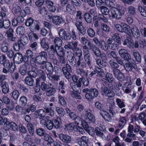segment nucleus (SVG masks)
Segmentation results:
<instances>
[{"label": "nucleus", "mask_w": 146, "mask_h": 146, "mask_svg": "<svg viewBox=\"0 0 146 146\" xmlns=\"http://www.w3.org/2000/svg\"><path fill=\"white\" fill-rule=\"evenodd\" d=\"M67 60L70 64L73 66H75L77 64L78 66L81 65L82 68H85L86 66V63L83 60L82 58H78V60L77 61L76 59L75 58L73 53L72 52H68L67 55Z\"/></svg>", "instance_id": "nucleus-1"}, {"label": "nucleus", "mask_w": 146, "mask_h": 146, "mask_svg": "<svg viewBox=\"0 0 146 146\" xmlns=\"http://www.w3.org/2000/svg\"><path fill=\"white\" fill-rule=\"evenodd\" d=\"M109 63L111 67L113 68V72L115 76L119 80H123L124 78V76L123 74L120 72L119 70L117 69L119 67V65L117 63L115 62L113 60H110Z\"/></svg>", "instance_id": "nucleus-2"}, {"label": "nucleus", "mask_w": 146, "mask_h": 146, "mask_svg": "<svg viewBox=\"0 0 146 146\" xmlns=\"http://www.w3.org/2000/svg\"><path fill=\"white\" fill-rule=\"evenodd\" d=\"M47 56L46 53L44 51H42L39 53L35 58H34L33 61L34 62L40 65L45 64L46 63V60H47Z\"/></svg>", "instance_id": "nucleus-3"}, {"label": "nucleus", "mask_w": 146, "mask_h": 146, "mask_svg": "<svg viewBox=\"0 0 146 146\" xmlns=\"http://www.w3.org/2000/svg\"><path fill=\"white\" fill-rule=\"evenodd\" d=\"M86 115L82 113L81 115V118L82 120L87 122L94 123L95 121V116L91 113L90 110H87L86 111Z\"/></svg>", "instance_id": "nucleus-4"}, {"label": "nucleus", "mask_w": 146, "mask_h": 146, "mask_svg": "<svg viewBox=\"0 0 146 146\" xmlns=\"http://www.w3.org/2000/svg\"><path fill=\"white\" fill-rule=\"evenodd\" d=\"M111 12L112 17L118 19L121 18L122 15L125 13L124 10L119 9L115 7L112 8Z\"/></svg>", "instance_id": "nucleus-5"}, {"label": "nucleus", "mask_w": 146, "mask_h": 146, "mask_svg": "<svg viewBox=\"0 0 146 146\" xmlns=\"http://www.w3.org/2000/svg\"><path fill=\"white\" fill-rule=\"evenodd\" d=\"M83 48L85 60L88 65L90 66L91 65L92 59L88 48L86 45L84 46Z\"/></svg>", "instance_id": "nucleus-6"}, {"label": "nucleus", "mask_w": 146, "mask_h": 146, "mask_svg": "<svg viewBox=\"0 0 146 146\" xmlns=\"http://www.w3.org/2000/svg\"><path fill=\"white\" fill-rule=\"evenodd\" d=\"M115 27L117 31L122 33H127L130 29L129 26L124 23H122L121 25L117 24L115 25Z\"/></svg>", "instance_id": "nucleus-7"}, {"label": "nucleus", "mask_w": 146, "mask_h": 146, "mask_svg": "<svg viewBox=\"0 0 146 146\" xmlns=\"http://www.w3.org/2000/svg\"><path fill=\"white\" fill-rule=\"evenodd\" d=\"M101 93L102 95L108 97H111L114 96V94L108 88L104 86L101 88Z\"/></svg>", "instance_id": "nucleus-8"}, {"label": "nucleus", "mask_w": 146, "mask_h": 146, "mask_svg": "<svg viewBox=\"0 0 146 146\" xmlns=\"http://www.w3.org/2000/svg\"><path fill=\"white\" fill-rule=\"evenodd\" d=\"M58 34L62 40L66 41L69 40L70 37V33H67L63 29H60L58 31Z\"/></svg>", "instance_id": "nucleus-9"}, {"label": "nucleus", "mask_w": 146, "mask_h": 146, "mask_svg": "<svg viewBox=\"0 0 146 146\" xmlns=\"http://www.w3.org/2000/svg\"><path fill=\"white\" fill-rule=\"evenodd\" d=\"M82 83L84 86H88L89 84L88 79L87 78L81 77L79 78L78 82L76 84V86L78 88H80L81 87Z\"/></svg>", "instance_id": "nucleus-10"}, {"label": "nucleus", "mask_w": 146, "mask_h": 146, "mask_svg": "<svg viewBox=\"0 0 146 146\" xmlns=\"http://www.w3.org/2000/svg\"><path fill=\"white\" fill-rule=\"evenodd\" d=\"M89 47L88 48V50L91 49L93 51L94 54L97 56H99L101 51L98 47L95 45H93L92 43L89 44Z\"/></svg>", "instance_id": "nucleus-11"}, {"label": "nucleus", "mask_w": 146, "mask_h": 146, "mask_svg": "<svg viewBox=\"0 0 146 146\" xmlns=\"http://www.w3.org/2000/svg\"><path fill=\"white\" fill-rule=\"evenodd\" d=\"M113 41L112 39L109 37L107 39L106 42L110 48L113 50H115L117 48L119 44L116 42H115V41L113 42Z\"/></svg>", "instance_id": "nucleus-12"}, {"label": "nucleus", "mask_w": 146, "mask_h": 146, "mask_svg": "<svg viewBox=\"0 0 146 146\" xmlns=\"http://www.w3.org/2000/svg\"><path fill=\"white\" fill-rule=\"evenodd\" d=\"M9 44L6 40L3 41L0 44V49L3 53H6L9 50Z\"/></svg>", "instance_id": "nucleus-13"}, {"label": "nucleus", "mask_w": 146, "mask_h": 146, "mask_svg": "<svg viewBox=\"0 0 146 146\" xmlns=\"http://www.w3.org/2000/svg\"><path fill=\"white\" fill-rule=\"evenodd\" d=\"M52 22L56 25H60V24L63 23L64 21L61 17L55 15L53 17Z\"/></svg>", "instance_id": "nucleus-14"}, {"label": "nucleus", "mask_w": 146, "mask_h": 146, "mask_svg": "<svg viewBox=\"0 0 146 146\" xmlns=\"http://www.w3.org/2000/svg\"><path fill=\"white\" fill-rule=\"evenodd\" d=\"M131 31L132 35L136 38L138 39L140 36V33L137 28L135 26L133 25L131 29Z\"/></svg>", "instance_id": "nucleus-15"}, {"label": "nucleus", "mask_w": 146, "mask_h": 146, "mask_svg": "<svg viewBox=\"0 0 146 146\" xmlns=\"http://www.w3.org/2000/svg\"><path fill=\"white\" fill-rule=\"evenodd\" d=\"M23 56L22 54L20 52L16 53L13 58L14 62L18 64L21 63L23 62Z\"/></svg>", "instance_id": "nucleus-16"}, {"label": "nucleus", "mask_w": 146, "mask_h": 146, "mask_svg": "<svg viewBox=\"0 0 146 146\" xmlns=\"http://www.w3.org/2000/svg\"><path fill=\"white\" fill-rule=\"evenodd\" d=\"M100 114L105 120L108 121H111V116L108 112L104 110H101Z\"/></svg>", "instance_id": "nucleus-17"}, {"label": "nucleus", "mask_w": 146, "mask_h": 146, "mask_svg": "<svg viewBox=\"0 0 146 146\" xmlns=\"http://www.w3.org/2000/svg\"><path fill=\"white\" fill-rule=\"evenodd\" d=\"M60 139L65 143H70L71 141V138L68 135L61 134L59 135Z\"/></svg>", "instance_id": "nucleus-18"}, {"label": "nucleus", "mask_w": 146, "mask_h": 146, "mask_svg": "<svg viewBox=\"0 0 146 146\" xmlns=\"http://www.w3.org/2000/svg\"><path fill=\"white\" fill-rule=\"evenodd\" d=\"M69 116L71 119L75 120V121L77 123V124H78L79 122H80L82 119L81 117L78 116L74 112L69 113Z\"/></svg>", "instance_id": "nucleus-19"}, {"label": "nucleus", "mask_w": 146, "mask_h": 146, "mask_svg": "<svg viewBox=\"0 0 146 146\" xmlns=\"http://www.w3.org/2000/svg\"><path fill=\"white\" fill-rule=\"evenodd\" d=\"M116 102L117 106L119 108L121 109L123 108L120 111V113H124L125 110V108H124L125 106V105L124 104V103L119 98L116 99Z\"/></svg>", "instance_id": "nucleus-20"}, {"label": "nucleus", "mask_w": 146, "mask_h": 146, "mask_svg": "<svg viewBox=\"0 0 146 146\" xmlns=\"http://www.w3.org/2000/svg\"><path fill=\"white\" fill-rule=\"evenodd\" d=\"M35 114L36 117H39V119H41L44 117L46 112L43 109H40L36 111L35 112Z\"/></svg>", "instance_id": "nucleus-21"}, {"label": "nucleus", "mask_w": 146, "mask_h": 146, "mask_svg": "<svg viewBox=\"0 0 146 146\" xmlns=\"http://www.w3.org/2000/svg\"><path fill=\"white\" fill-rule=\"evenodd\" d=\"M127 135V137L124 140L125 141L128 143H131L133 140H135L134 137L135 134L133 133V132H128Z\"/></svg>", "instance_id": "nucleus-22"}, {"label": "nucleus", "mask_w": 146, "mask_h": 146, "mask_svg": "<svg viewBox=\"0 0 146 146\" xmlns=\"http://www.w3.org/2000/svg\"><path fill=\"white\" fill-rule=\"evenodd\" d=\"M0 85L2 88V90L3 92L6 94L8 93L9 91V89L8 83L5 82H2Z\"/></svg>", "instance_id": "nucleus-23"}, {"label": "nucleus", "mask_w": 146, "mask_h": 146, "mask_svg": "<svg viewBox=\"0 0 146 146\" xmlns=\"http://www.w3.org/2000/svg\"><path fill=\"white\" fill-rule=\"evenodd\" d=\"M13 11L16 14L19 15H23L24 13L23 10H22L21 8L16 5H14L13 9Z\"/></svg>", "instance_id": "nucleus-24"}, {"label": "nucleus", "mask_w": 146, "mask_h": 146, "mask_svg": "<svg viewBox=\"0 0 146 146\" xmlns=\"http://www.w3.org/2000/svg\"><path fill=\"white\" fill-rule=\"evenodd\" d=\"M40 44L42 48L45 51H47L49 48V44L46 41L45 38H42L41 40Z\"/></svg>", "instance_id": "nucleus-25"}, {"label": "nucleus", "mask_w": 146, "mask_h": 146, "mask_svg": "<svg viewBox=\"0 0 146 146\" xmlns=\"http://www.w3.org/2000/svg\"><path fill=\"white\" fill-rule=\"evenodd\" d=\"M83 121V122H82V127L84 128L85 129H87L88 130V132L89 134L92 135V134L91 132H90V130L91 131H92L93 132L94 131V129L91 127H89L88 125L87 122V121Z\"/></svg>", "instance_id": "nucleus-26"}, {"label": "nucleus", "mask_w": 146, "mask_h": 146, "mask_svg": "<svg viewBox=\"0 0 146 146\" xmlns=\"http://www.w3.org/2000/svg\"><path fill=\"white\" fill-rule=\"evenodd\" d=\"M46 95L48 97H50L53 95L56 92V90L53 87L50 86L46 91Z\"/></svg>", "instance_id": "nucleus-27"}, {"label": "nucleus", "mask_w": 146, "mask_h": 146, "mask_svg": "<svg viewBox=\"0 0 146 146\" xmlns=\"http://www.w3.org/2000/svg\"><path fill=\"white\" fill-rule=\"evenodd\" d=\"M10 22L8 20H4L2 23H0V27L4 28L5 29L9 28L10 26Z\"/></svg>", "instance_id": "nucleus-28"}, {"label": "nucleus", "mask_w": 146, "mask_h": 146, "mask_svg": "<svg viewBox=\"0 0 146 146\" xmlns=\"http://www.w3.org/2000/svg\"><path fill=\"white\" fill-rule=\"evenodd\" d=\"M29 66L25 64L21 65L19 68V72L20 74L22 75H25L27 73V70Z\"/></svg>", "instance_id": "nucleus-29"}, {"label": "nucleus", "mask_w": 146, "mask_h": 146, "mask_svg": "<svg viewBox=\"0 0 146 146\" xmlns=\"http://www.w3.org/2000/svg\"><path fill=\"white\" fill-rule=\"evenodd\" d=\"M95 132L96 135L98 137L104 139L105 137L103 133V131L98 127H96L95 128Z\"/></svg>", "instance_id": "nucleus-30"}, {"label": "nucleus", "mask_w": 146, "mask_h": 146, "mask_svg": "<svg viewBox=\"0 0 146 146\" xmlns=\"http://www.w3.org/2000/svg\"><path fill=\"white\" fill-rule=\"evenodd\" d=\"M76 73L80 75L81 77H84L87 76V71L82 68H79L76 69Z\"/></svg>", "instance_id": "nucleus-31"}, {"label": "nucleus", "mask_w": 146, "mask_h": 146, "mask_svg": "<svg viewBox=\"0 0 146 146\" xmlns=\"http://www.w3.org/2000/svg\"><path fill=\"white\" fill-rule=\"evenodd\" d=\"M111 38L112 40H114L115 39L116 41L119 44H121V39L119 36V34L117 33H115L113 34L111 36Z\"/></svg>", "instance_id": "nucleus-32"}, {"label": "nucleus", "mask_w": 146, "mask_h": 146, "mask_svg": "<svg viewBox=\"0 0 146 146\" xmlns=\"http://www.w3.org/2000/svg\"><path fill=\"white\" fill-rule=\"evenodd\" d=\"M108 44L107 43L106 44V42L103 40L98 47L102 50L106 51L108 49Z\"/></svg>", "instance_id": "nucleus-33"}, {"label": "nucleus", "mask_w": 146, "mask_h": 146, "mask_svg": "<svg viewBox=\"0 0 146 146\" xmlns=\"http://www.w3.org/2000/svg\"><path fill=\"white\" fill-rule=\"evenodd\" d=\"M133 55L136 61L141 62V57L140 54L136 50H134L133 51Z\"/></svg>", "instance_id": "nucleus-34"}, {"label": "nucleus", "mask_w": 146, "mask_h": 146, "mask_svg": "<svg viewBox=\"0 0 146 146\" xmlns=\"http://www.w3.org/2000/svg\"><path fill=\"white\" fill-rule=\"evenodd\" d=\"M128 13L131 15H135L136 13V9L135 7L132 5L129 6L127 9Z\"/></svg>", "instance_id": "nucleus-35"}, {"label": "nucleus", "mask_w": 146, "mask_h": 146, "mask_svg": "<svg viewBox=\"0 0 146 146\" xmlns=\"http://www.w3.org/2000/svg\"><path fill=\"white\" fill-rule=\"evenodd\" d=\"M73 7L70 4H68L66 7L65 12L69 14H74L75 12L73 10Z\"/></svg>", "instance_id": "nucleus-36"}, {"label": "nucleus", "mask_w": 146, "mask_h": 146, "mask_svg": "<svg viewBox=\"0 0 146 146\" xmlns=\"http://www.w3.org/2000/svg\"><path fill=\"white\" fill-rule=\"evenodd\" d=\"M79 33L82 35H85L86 33V30L82 25L76 26Z\"/></svg>", "instance_id": "nucleus-37"}, {"label": "nucleus", "mask_w": 146, "mask_h": 146, "mask_svg": "<svg viewBox=\"0 0 146 146\" xmlns=\"http://www.w3.org/2000/svg\"><path fill=\"white\" fill-rule=\"evenodd\" d=\"M25 82L27 85L32 86L33 85L34 81L32 78L27 76L26 77L25 79Z\"/></svg>", "instance_id": "nucleus-38"}, {"label": "nucleus", "mask_w": 146, "mask_h": 146, "mask_svg": "<svg viewBox=\"0 0 146 146\" xmlns=\"http://www.w3.org/2000/svg\"><path fill=\"white\" fill-rule=\"evenodd\" d=\"M54 42L55 46L60 47L62 44V41L60 38L56 37L54 39Z\"/></svg>", "instance_id": "nucleus-39"}, {"label": "nucleus", "mask_w": 146, "mask_h": 146, "mask_svg": "<svg viewBox=\"0 0 146 146\" xmlns=\"http://www.w3.org/2000/svg\"><path fill=\"white\" fill-rule=\"evenodd\" d=\"M29 38L31 41H33L35 39H38V37L37 35L32 32L29 33Z\"/></svg>", "instance_id": "nucleus-40"}, {"label": "nucleus", "mask_w": 146, "mask_h": 146, "mask_svg": "<svg viewBox=\"0 0 146 146\" xmlns=\"http://www.w3.org/2000/svg\"><path fill=\"white\" fill-rule=\"evenodd\" d=\"M123 44L124 45H127L129 48H131L133 46V41L132 40L125 39L124 40Z\"/></svg>", "instance_id": "nucleus-41"}, {"label": "nucleus", "mask_w": 146, "mask_h": 146, "mask_svg": "<svg viewBox=\"0 0 146 146\" xmlns=\"http://www.w3.org/2000/svg\"><path fill=\"white\" fill-rule=\"evenodd\" d=\"M11 97L15 100H18L19 96V92L17 90H14L11 93Z\"/></svg>", "instance_id": "nucleus-42"}, {"label": "nucleus", "mask_w": 146, "mask_h": 146, "mask_svg": "<svg viewBox=\"0 0 146 146\" xmlns=\"http://www.w3.org/2000/svg\"><path fill=\"white\" fill-rule=\"evenodd\" d=\"M56 111L58 113L59 115L61 117L64 116L65 114V112L64 110L62 108L59 107L56 108Z\"/></svg>", "instance_id": "nucleus-43"}, {"label": "nucleus", "mask_w": 146, "mask_h": 146, "mask_svg": "<svg viewBox=\"0 0 146 146\" xmlns=\"http://www.w3.org/2000/svg\"><path fill=\"white\" fill-rule=\"evenodd\" d=\"M84 18L86 21L88 23H91L92 18L90 14L88 13H86L84 15Z\"/></svg>", "instance_id": "nucleus-44"}, {"label": "nucleus", "mask_w": 146, "mask_h": 146, "mask_svg": "<svg viewBox=\"0 0 146 146\" xmlns=\"http://www.w3.org/2000/svg\"><path fill=\"white\" fill-rule=\"evenodd\" d=\"M95 70L97 74L100 77H103L104 76V72L101 68L96 67H95Z\"/></svg>", "instance_id": "nucleus-45"}, {"label": "nucleus", "mask_w": 146, "mask_h": 146, "mask_svg": "<svg viewBox=\"0 0 146 146\" xmlns=\"http://www.w3.org/2000/svg\"><path fill=\"white\" fill-rule=\"evenodd\" d=\"M133 63H132L128 62L125 64L124 66L125 68L126 71L129 72L131 71L132 68H133Z\"/></svg>", "instance_id": "nucleus-46"}, {"label": "nucleus", "mask_w": 146, "mask_h": 146, "mask_svg": "<svg viewBox=\"0 0 146 146\" xmlns=\"http://www.w3.org/2000/svg\"><path fill=\"white\" fill-rule=\"evenodd\" d=\"M52 86V85L51 84H50L49 86V84H47L44 82H42L41 85V88L43 91H46L50 86Z\"/></svg>", "instance_id": "nucleus-47"}, {"label": "nucleus", "mask_w": 146, "mask_h": 146, "mask_svg": "<svg viewBox=\"0 0 146 146\" xmlns=\"http://www.w3.org/2000/svg\"><path fill=\"white\" fill-rule=\"evenodd\" d=\"M8 126L14 131H17L18 129V126L16 123L14 122L7 123Z\"/></svg>", "instance_id": "nucleus-48"}, {"label": "nucleus", "mask_w": 146, "mask_h": 146, "mask_svg": "<svg viewBox=\"0 0 146 146\" xmlns=\"http://www.w3.org/2000/svg\"><path fill=\"white\" fill-rule=\"evenodd\" d=\"M126 123V120L124 117H122L120 118L119 121L118 127L121 129L125 125Z\"/></svg>", "instance_id": "nucleus-49"}, {"label": "nucleus", "mask_w": 146, "mask_h": 146, "mask_svg": "<svg viewBox=\"0 0 146 146\" xmlns=\"http://www.w3.org/2000/svg\"><path fill=\"white\" fill-rule=\"evenodd\" d=\"M56 54L58 57L65 56V52L64 50L62 48L60 47H58L57 51Z\"/></svg>", "instance_id": "nucleus-50"}, {"label": "nucleus", "mask_w": 146, "mask_h": 146, "mask_svg": "<svg viewBox=\"0 0 146 146\" xmlns=\"http://www.w3.org/2000/svg\"><path fill=\"white\" fill-rule=\"evenodd\" d=\"M16 32L19 35H23L25 32V28L22 26L19 27L16 29Z\"/></svg>", "instance_id": "nucleus-51"}, {"label": "nucleus", "mask_w": 146, "mask_h": 146, "mask_svg": "<svg viewBox=\"0 0 146 146\" xmlns=\"http://www.w3.org/2000/svg\"><path fill=\"white\" fill-rule=\"evenodd\" d=\"M18 41L22 46L28 43V38L26 36H23L21 37L20 40Z\"/></svg>", "instance_id": "nucleus-52"}, {"label": "nucleus", "mask_w": 146, "mask_h": 146, "mask_svg": "<svg viewBox=\"0 0 146 146\" xmlns=\"http://www.w3.org/2000/svg\"><path fill=\"white\" fill-rule=\"evenodd\" d=\"M45 111L46 113H48V115L51 117H53L54 115V111L52 109V108L50 107L46 108H45Z\"/></svg>", "instance_id": "nucleus-53"}, {"label": "nucleus", "mask_w": 146, "mask_h": 146, "mask_svg": "<svg viewBox=\"0 0 146 146\" xmlns=\"http://www.w3.org/2000/svg\"><path fill=\"white\" fill-rule=\"evenodd\" d=\"M33 19L32 18H30L28 19L26 22L25 25L28 27L31 26L32 27H34V21Z\"/></svg>", "instance_id": "nucleus-54"}, {"label": "nucleus", "mask_w": 146, "mask_h": 146, "mask_svg": "<svg viewBox=\"0 0 146 146\" xmlns=\"http://www.w3.org/2000/svg\"><path fill=\"white\" fill-rule=\"evenodd\" d=\"M87 32L88 36L90 38L94 37L96 35L94 30L91 28H89L87 30Z\"/></svg>", "instance_id": "nucleus-55"}, {"label": "nucleus", "mask_w": 146, "mask_h": 146, "mask_svg": "<svg viewBox=\"0 0 146 146\" xmlns=\"http://www.w3.org/2000/svg\"><path fill=\"white\" fill-rule=\"evenodd\" d=\"M27 98L24 96H21L19 100V102L22 106H25L27 104Z\"/></svg>", "instance_id": "nucleus-56"}, {"label": "nucleus", "mask_w": 146, "mask_h": 146, "mask_svg": "<svg viewBox=\"0 0 146 146\" xmlns=\"http://www.w3.org/2000/svg\"><path fill=\"white\" fill-rule=\"evenodd\" d=\"M45 66L46 69L48 72H53V67L51 63L49 62H46Z\"/></svg>", "instance_id": "nucleus-57"}, {"label": "nucleus", "mask_w": 146, "mask_h": 146, "mask_svg": "<svg viewBox=\"0 0 146 146\" xmlns=\"http://www.w3.org/2000/svg\"><path fill=\"white\" fill-rule=\"evenodd\" d=\"M23 61L25 62L24 64L26 65H27L30 66V64L32 60H31V59L30 58H28V56L26 55L24 56L23 57Z\"/></svg>", "instance_id": "nucleus-58"}, {"label": "nucleus", "mask_w": 146, "mask_h": 146, "mask_svg": "<svg viewBox=\"0 0 146 146\" xmlns=\"http://www.w3.org/2000/svg\"><path fill=\"white\" fill-rule=\"evenodd\" d=\"M96 64L101 68H104L106 66L105 62L103 60L99 59L96 60Z\"/></svg>", "instance_id": "nucleus-59"}, {"label": "nucleus", "mask_w": 146, "mask_h": 146, "mask_svg": "<svg viewBox=\"0 0 146 146\" xmlns=\"http://www.w3.org/2000/svg\"><path fill=\"white\" fill-rule=\"evenodd\" d=\"M106 80L110 83H111L114 80L112 74L110 73H107L106 75Z\"/></svg>", "instance_id": "nucleus-60"}, {"label": "nucleus", "mask_w": 146, "mask_h": 146, "mask_svg": "<svg viewBox=\"0 0 146 146\" xmlns=\"http://www.w3.org/2000/svg\"><path fill=\"white\" fill-rule=\"evenodd\" d=\"M89 92L94 98L96 97L98 94V91L96 88L91 89L89 90Z\"/></svg>", "instance_id": "nucleus-61"}, {"label": "nucleus", "mask_w": 146, "mask_h": 146, "mask_svg": "<svg viewBox=\"0 0 146 146\" xmlns=\"http://www.w3.org/2000/svg\"><path fill=\"white\" fill-rule=\"evenodd\" d=\"M44 136V138L45 141L48 142L50 143L52 142L53 140L49 135L47 133H45Z\"/></svg>", "instance_id": "nucleus-62"}, {"label": "nucleus", "mask_w": 146, "mask_h": 146, "mask_svg": "<svg viewBox=\"0 0 146 146\" xmlns=\"http://www.w3.org/2000/svg\"><path fill=\"white\" fill-rule=\"evenodd\" d=\"M25 55L28 56V58H30L31 60L33 61L34 60V58L33 57V53L31 50H27Z\"/></svg>", "instance_id": "nucleus-63"}, {"label": "nucleus", "mask_w": 146, "mask_h": 146, "mask_svg": "<svg viewBox=\"0 0 146 146\" xmlns=\"http://www.w3.org/2000/svg\"><path fill=\"white\" fill-rule=\"evenodd\" d=\"M101 11L102 13L104 15H107L109 14V10L106 7L104 6L100 7Z\"/></svg>", "instance_id": "nucleus-64"}]
</instances>
